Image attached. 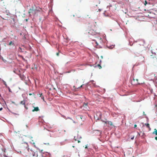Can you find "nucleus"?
Instances as JSON below:
<instances>
[{"instance_id": "1a4fd4ad", "label": "nucleus", "mask_w": 157, "mask_h": 157, "mask_svg": "<svg viewBox=\"0 0 157 157\" xmlns=\"http://www.w3.org/2000/svg\"><path fill=\"white\" fill-rule=\"evenodd\" d=\"M34 109H33L32 111L33 112H34L35 111H38L39 110V109L38 107H34Z\"/></svg>"}, {"instance_id": "72a5a7b5", "label": "nucleus", "mask_w": 157, "mask_h": 157, "mask_svg": "<svg viewBox=\"0 0 157 157\" xmlns=\"http://www.w3.org/2000/svg\"><path fill=\"white\" fill-rule=\"evenodd\" d=\"M25 20L26 21H28V19H26Z\"/></svg>"}, {"instance_id": "f257e3e1", "label": "nucleus", "mask_w": 157, "mask_h": 157, "mask_svg": "<svg viewBox=\"0 0 157 157\" xmlns=\"http://www.w3.org/2000/svg\"><path fill=\"white\" fill-rule=\"evenodd\" d=\"M21 146V152L23 155L27 157H35V152L32 150H29L28 145L27 143H22Z\"/></svg>"}, {"instance_id": "9b49d317", "label": "nucleus", "mask_w": 157, "mask_h": 157, "mask_svg": "<svg viewBox=\"0 0 157 157\" xmlns=\"http://www.w3.org/2000/svg\"><path fill=\"white\" fill-rule=\"evenodd\" d=\"M152 134H155V135H157V130L156 129H154V131L152 132Z\"/></svg>"}, {"instance_id": "aec40b11", "label": "nucleus", "mask_w": 157, "mask_h": 157, "mask_svg": "<svg viewBox=\"0 0 157 157\" xmlns=\"http://www.w3.org/2000/svg\"><path fill=\"white\" fill-rule=\"evenodd\" d=\"M155 139L157 141V136L155 137Z\"/></svg>"}, {"instance_id": "f03ea898", "label": "nucleus", "mask_w": 157, "mask_h": 157, "mask_svg": "<svg viewBox=\"0 0 157 157\" xmlns=\"http://www.w3.org/2000/svg\"><path fill=\"white\" fill-rule=\"evenodd\" d=\"M86 33H88L90 35L92 36L97 35H98V33L96 32L93 28H92L90 27L86 30Z\"/></svg>"}, {"instance_id": "7c9ffc66", "label": "nucleus", "mask_w": 157, "mask_h": 157, "mask_svg": "<svg viewBox=\"0 0 157 157\" xmlns=\"http://www.w3.org/2000/svg\"><path fill=\"white\" fill-rule=\"evenodd\" d=\"M29 95H32V94L31 93H29Z\"/></svg>"}, {"instance_id": "c756f323", "label": "nucleus", "mask_w": 157, "mask_h": 157, "mask_svg": "<svg viewBox=\"0 0 157 157\" xmlns=\"http://www.w3.org/2000/svg\"><path fill=\"white\" fill-rule=\"evenodd\" d=\"M12 103H13V104H15V103L14 102V101H12Z\"/></svg>"}, {"instance_id": "a211bd4d", "label": "nucleus", "mask_w": 157, "mask_h": 157, "mask_svg": "<svg viewBox=\"0 0 157 157\" xmlns=\"http://www.w3.org/2000/svg\"><path fill=\"white\" fill-rule=\"evenodd\" d=\"M24 107H25V109H28V107H26L25 105H24Z\"/></svg>"}, {"instance_id": "2f4dec72", "label": "nucleus", "mask_w": 157, "mask_h": 157, "mask_svg": "<svg viewBox=\"0 0 157 157\" xmlns=\"http://www.w3.org/2000/svg\"><path fill=\"white\" fill-rule=\"evenodd\" d=\"M42 95V93H41V94H40V97H41V95Z\"/></svg>"}, {"instance_id": "393cba45", "label": "nucleus", "mask_w": 157, "mask_h": 157, "mask_svg": "<svg viewBox=\"0 0 157 157\" xmlns=\"http://www.w3.org/2000/svg\"><path fill=\"white\" fill-rule=\"evenodd\" d=\"M105 124L108 123V121H105Z\"/></svg>"}, {"instance_id": "b1692460", "label": "nucleus", "mask_w": 157, "mask_h": 157, "mask_svg": "<svg viewBox=\"0 0 157 157\" xmlns=\"http://www.w3.org/2000/svg\"><path fill=\"white\" fill-rule=\"evenodd\" d=\"M82 86H83V85H81L80 87H78V88H80L82 87Z\"/></svg>"}, {"instance_id": "f3484780", "label": "nucleus", "mask_w": 157, "mask_h": 157, "mask_svg": "<svg viewBox=\"0 0 157 157\" xmlns=\"http://www.w3.org/2000/svg\"><path fill=\"white\" fill-rule=\"evenodd\" d=\"M147 4V2L146 1H145V3L144 4L145 6H146Z\"/></svg>"}, {"instance_id": "6ab92c4d", "label": "nucleus", "mask_w": 157, "mask_h": 157, "mask_svg": "<svg viewBox=\"0 0 157 157\" xmlns=\"http://www.w3.org/2000/svg\"><path fill=\"white\" fill-rule=\"evenodd\" d=\"M136 127H137V125L136 124H135L134 125V128H135Z\"/></svg>"}, {"instance_id": "4be33fe9", "label": "nucleus", "mask_w": 157, "mask_h": 157, "mask_svg": "<svg viewBox=\"0 0 157 157\" xmlns=\"http://www.w3.org/2000/svg\"><path fill=\"white\" fill-rule=\"evenodd\" d=\"M42 99H43L44 101V97H42Z\"/></svg>"}, {"instance_id": "9d476101", "label": "nucleus", "mask_w": 157, "mask_h": 157, "mask_svg": "<svg viewBox=\"0 0 157 157\" xmlns=\"http://www.w3.org/2000/svg\"><path fill=\"white\" fill-rule=\"evenodd\" d=\"M75 15V16L78 17H81L80 13L78 12H77V13H76Z\"/></svg>"}, {"instance_id": "4468645a", "label": "nucleus", "mask_w": 157, "mask_h": 157, "mask_svg": "<svg viewBox=\"0 0 157 157\" xmlns=\"http://www.w3.org/2000/svg\"><path fill=\"white\" fill-rule=\"evenodd\" d=\"M14 43L12 42V41H11L9 43V45H13Z\"/></svg>"}, {"instance_id": "5701e85b", "label": "nucleus", "mask_w": 157, "mask_h": 157, "mask_svg": "<svg viewBox=\"0 0 157 157\" xmlns=\"http://www.w3.org/2000/svg\"><path fill=\"white\" fill-rule=\"evenodd\" d=\"M59 52H58V53H56V55H57V56H59Z\"/></svg>"}, {"instance_id": "c85d7f7f", "label": "nucleus", "mask_w": 157, "mask_h": 157, "mask_svg": "<svg viewBox=\"0 0 157 157\" xmlns=\"http://www.w3.org/2000/svg\"><path fill=\"white\" fill-rule=\"evenodd\" d=\"M9 92H11V91L10 90V88H9Z\"/></svg>"}, {"instance_id": "bb28decb", "label": "nucleus", "mask_w": 157, "mask_h": 157, "mask_svg": "<svg viewBox=\"0 0 157 157\" xmlns=\"http://www.w3.org/2000/svg\"><path fill=\"white\" fill-rule=\"evenodd\" d=\"M21 57H22V59H23V60H24V59H24V57H23V56H21Z\"/></svg>"}, {"instance_id": "a878e982", "label": "nucleus", "mask_w": 157, "mask_h": 157, "mask_svg": "<svg viewBox=\"0 0 157 157\" xmlns=\"http://www.w3.org/2000/svg\"><path fill=\"white\" fill-rule=\"evenodd\" d=\"M78 143H80V140H78Z\"/></svg>"}, {"instance_id": "6e6552de", "label": "nucleus", "mask_w": 157, "mask_h": 157, "mask_svg": "<svg viewBox=\"0 0 157 157\" xmlns=\"http://www.w3.org/2000/svg\"><path fill=\"white\" fill-rule=\"evenodd\" d=\"M83 109L84 110H88L89 107L88 106V103H84L83 105Z\"/></svg>"}, {"instance_id": "20e7f679", "label": "nucleus", "mask_w": 157, "mask_h": 157, "mask_svg": "<svg viewBox=\"0 0 157 157\" xmlns=\"http://www.w3.org/2000/svg\"><path fill=\"white\" fill-rule=\"evenodd\" d=\"M93 40L94 41L95 43L96 44V46L97 48H99V44L102 42V39L100 37L98 38L97 40Z\"/></svg>"}, {"instance_id": "c9c22d12", "label": "nucleus", "mask_w": 157, "mask_h": 157, "mask_svg": "<svg viewBox=\"0 0 157 157\" xmlns=\"http://www.w3.org/2000/svg\"><path fill=\"white\" fill-rule=\"evenodd\" d=\"M75 141L77 140L76 139H75Z\"/></svg>"}, {"instance_id": "473e14b6", "label": "nucleus", "mask_w": 157, "mask_h": 157, "mask_svg": "<svg viewBox=\"0 0 157 157\" xmlns=\"http://www.w3.org/2000/svg\"><path fill=\"white\" fill-rule=\"evenodd\" d=\"M85 148H87V146H86L85 147Z\"/></svg>"}, {"instance_id": "dca6fc26", "label": "nucleus", "mask_w": 157, "mask_h": 157, "mask_svg": "<svg viewBox=\"0 0 157 157\" xmlns=\"http://www.w3.org/2000/svg\"><path fill=\"white\" fill-rule=\"evenodd\" d=\"M98 66L99 69H101V67L100 64H98Z\"/></svg>"}, {"instance_id": "423d86ee", "label": "nucleus", "mask_w": 157, "mask_h": 157, "mask_svg": "<svg viewBox=\"0 0 157 157\" xmlns=\"http://www.w3.org/2000/svg\"><path fill=\"white\" fill-rule=\"evenodd\" d=\"M150 59H152L153 63H157V56H156L154 57L153 56H151Z\"/></svg>"}, {"instance_id": "412c9836", "label": "nucleus", "mask_w": 157, "mask_h": 157, "mask_svg": "<svg viewBox=\"0 0 157 157\" xmlns=\"http://www.w3.org/2000/svg\"><path fill=\"white\" fill-rule=\"evenodd\" d=\"M2 107L1 108H0V111H1L2 110Z\"/></svg>"}, {"instance_id": "0eeeda50", "label": "nucleus", "mask_w": 157, "mask_h": 157, "mask_svg": "<svg viewBox=\"0 0 157 157\" xmlns=\"http://www.w3.org/2000/svg\"><path fill=\"white\" fill-rule=\"evenodd\" d=\"M132 82L135 85H136L140 83L138 81V79L137 78H133V81Z\"/></svg>"}, {"instance_id": "2eb2a0df", "label": "nucleus", "mask_w": 157, "mask_h": 157, "mask_svg": "<svg viewBox=\"0 0 157 157\" xmlns=\"http://www.w3.org/2000/svg\"><path fill=\"white\" fill-rule=\"evenodd\" d=\"M108 124H110L111 125H113V123L111 121H108Z\"/></svg>"}, {"instance_id": "f8f14e48", "label": "nucleus", "mask_w": 157, "mask_h": 157, "mask_svg": "<svg viewBox=\"0 0 157 157\" xmlns=\"http://www.w3.org/2000/svg\"><path fill=\"white\" fill-rule=\"evenodd\" d=\"M20 104L22 105H25V101L24 100L21 101L20 102Z\"/></svg>"}, {"instance_id": "7ed1b4c3", "label": "nucleus", "mask_w": 157, "mask_h": 157, "mask_svg": "<svg viewBox=\"0 0 157 157\" xmlns=\"http://www.w3.org/2000/svg\"><path fill=\"white\" fill-rule=\"evenodd\" d=\"M40 10L37 9H34L33 7L31 8L29 10V14L31 13L33 15H35L38 13L40 12Z\"/></svg>"}, {"instance_id": "cd10ccee", "label": "nucleus", "mask_w": 157, "mask_h": 157, "mask_svg": "<svg viewBox=\"0 0 157 157\" xmlns=\"http://www.w3.org/2000/svg\"><path fill=\"white\" fill-rule=\"evenodd\" d=\"M134 138V136H133V137L131 138V139L132 140H133V139Z\"/></svg>"}, {"instance_id": "ddd939ff", "label": "nucleus", "mask_w": 157, "mask_h": 157, "mask_svg": "<svg viewBox=\"0 0 157 157\" xmlns=\"http://www.w3.org/2000/svg\"><path fill=\"white\" fill-rule=\"evenodd\" d=\"M145 125L147 127V128H148L150 129H151L150 127V125L149 124H145Z\"/></svg>"}, {"instance_id": "f704fd0d", "label": "nucleus", "mask_w": 157, "mask_h": 157, "mask_svg": "<svg viewBox=\"0 0 157 157\" xmlns=\"http://www.w3.org/2000/svg\"><path fill=\"white\" fill-rule=\"evenodd\" d=\"M74 17H75V15H73Z\"/></svg>"}, {"instance_id": "39448f33", "label": "nucleus", "mask_w": 157, "mask_h": 157, "mask_svg": "<svg viewBox=\"0 0 157 157\" xmlns=\"http://www.w3.org/2000/svg\"><path fill=\"white\" fill-rule=\"evenodd\" d=\"M101 114L100 112H98L96 114V116H94V118L96 121L99 120L101 119Z\"/></svg>"}]
</instances>
